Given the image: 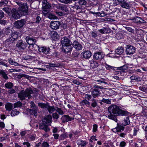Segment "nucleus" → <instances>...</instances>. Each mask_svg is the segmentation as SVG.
<instances>
[{
    "instance_id": "f257e3e1",
    "label": "nucleus",
    "mask_w": 147,
    "mask_h": 147,
    "mask_svg": "<svg viewBox=\"0 0 147 147\" xmlns=\"http://www.w3.org/2000/svg\"><path fill=\"white\" fill-rule=\"evenodd\" d=\"M120 107L115 105H112L108 108L109 113L108 114L107 117L117 122V116H127L129 112L127 111L122 110Z\"/></svg>"
},
{
    "instance_id": "f03ea898",
    "label": "nucleus",
    "mask_w": 147,
    "mask_h": 147,
    "mask_svg": "<svg viewBox=\"0 0 147 147\" xmlns=\"http://www.w3.org/2000/svg\"><path fill=\"white\" fill-rule=\"evenodd\" d=\"M33 92L30 88H27L25 91L22 90L18 94V97L21 100L25 99V97H28L29 99L31 98V94L33 93Z\"/></svg>"
},
{
    "instance_id": "7ed1b4c3",
    "label": "nucleus",
    "mask_w": 147,
    "mask_h": 147,
    "mask_svg": "<svg viewBox=\"0 0 147 147\" xmlns=\"http://www.w3.org/2000/svg\"><path fill=\"white\" fill-rule=\"evenodd\" d=\"M18 12L21 16H25L28 14V5L26 3H21L19 4Z\"/></svg>"
},
{
    "instance_id": "20e7f679",
    "label": "nucleus",
    "mask_w": 147,
    "mask_h": 147,
    "mask_svg": "<svg viewBox=\"0 0 147 147\" xmlns=\"http://www.w3.org/2000/svg\"><path fill=\"white\" fill-rule=\"evenodd\" d=\"M94 88L91 90V95L93 98H95L100 96L101 94L100 89H102L103 88L102 86H98L97 85H95L94 86Z\"/></svg>"
},
{
    "instance_id": "39448f33",
    "label": "nucleus",
    "mask_w": 147,
    "mask_h": 147,
    "mask_svg": "<svg viewBox=\"0 0 147 147\" xmlns=\"http://www.w3.org/2000/svg\"><path fill=\"white\" fill-rule=\"evenodd\" d=\"M85 98L88 100H90L91 101L90 104L92 107L94 108L98 106V100L94 99V98H92L91 95L86 94L85 95Z\"/></svg>"
},
{
    "instance_id": "423d86ee",
    "label": "nucleus",
    "mask_w": 147,
    "mask_h": 147,
    "mask_svg": "<svg viewBox=\"0 0 147 147\" xmlns=\"http://www.w3.org/2000/svg\"><path fill=\"white\" fill-rule=\"evenodd\" d=\"M27 46L28 45L26 42L22 40H19L17 42L16 47L17 49L20 51H22L26 49Z\"/></svg>"
},
{
    "instance_id": "0eeeda50",
    "label": "nucleus",
    "mask_w": 147,
    "mask_h": 147,
    "mask_svg": "<svg viewBox=\"0 0 147 147\" xmlns=\"http://www.w3.org/2000/svg\"><path fill=\"white\" fill-rule=\"evenodd\" d=\"M125 48V52L127 55H132L136 51V48L131 45H127Z\"/></svg>"
},
{
    "instance_id": "6e6552de",
    "label": "nucleus",
    "mask_w": 147,
    "mask_h": 147,
    "mask_svg": "<svg viewBox=\"0 0 147 147\" xmlns=\"http://www.w3.org/2000/svg\"><path fill=\"white\" fill-rule=\"evenodd\" d=\"M30 103V108L31 109H30V113L31 115H34L36 117L37 112L38 111V107L36 106L33 101H31Z\"/></svg>"
},
{
    "instance_id": "1a4fd4ad",
    "label": "nucleus",
    "mask_w": 147,
    "mask_h": 147,
    "mask_svg": "<svg viewBox=\"0 0 147 147\" xmlns=\"http://www.w3.org/2000/svg\"><path fill=\"white\" fill-rule=\"evenodd\" d=\"M18 37V32H15L11 34V37L7 39L5 41L6 43H9L8 44L12 43L13 42L16 40Z\"/></svg>"
},
{
    "instance_id": "9d476101",
    "label": "nucleus",
    "mask_w": 147,
    "mask_h": 147,
    "mask_svg": "<svg viewBox=\"0 0 147 147\" xmlns=\"http://www.w3.org/2000/svg\"><path fill=\"white\" fill-rule=\"evenodd\" d=\"M26 23V21L24 19L16 21L14 23L15 27L17 29H22Z\"/></svg>"
},
{
    "instance_id": "9b49d317",
    "label": "nucleus",
    "mask_w": 147,
    "mask_h": 147,
    "mask_svg": "<svg viewBox=\"0 0 147 147\" xmlns=\"http://www.w3.org/2000/svg\"><path fill=\"white\" fill-rule=\"evenodd\" d=\"M38 50L39 52L45 55L49 54L51 52L50 48L45 46L39 47L38 46Z\"/></svg>"
},
{
    "instance_id": "f8f14e48",
    "label": "nucleus",
    "mask_w": 147,
    "mask_h": 147,
    "mask_svg": "<svg viewBox=\"0 0 147 147\" xmlns=\"http://www.w3.org/2000/svg\"><path fill=\"white\" fill-rule=\"evenodd\" d=\"M72 43L62 46V51L65 53H70L72 50Z\"/></svg>"
},
{
    "instance_id": "ddd939ff",
    "label": "nucleus",
    "mask_w": 147,
    "mask_h": 147,
    "mask_svg": "<svg viewBox=\"0 0 147 147\" xmlns=\"http://www.w3.org/2000/svg\"><path fill=\"white\" fill-rule=\"evenodd\" d=\"M25 39L27 43L30 45H33L36 42V40L35 37L31 36H27L25 37Z\"/></svg>"
},
{
    "instance_id": "4468645a",
    "label": "nucleus",
    "mask_w": 147,
    "mask_h": 147,
    "mask_svg": "<svg viewBox=\"0 0 147 147\" xmlns=\"http://www.w3.org/2000/svg\"><path fill=\"white\" fill-rule=\"evenodd\" d=\"M104 57V55L101 52L96 51L94 54L93 57L94 60L100 61Z\"/></svg>"
},
{
    "instance_id": "2eb2a0df",
    "label": "nucleus",
    "mask_w": 147,
    "mask_h": 147,
    "mask_svg": "<svg viewBox=\"0 0 147 147\" xmlns=\"http://www.w3.org/2000/svg\"><path fill=\"white\" fill-rule=\"evenodd\" d=\"M10 16L13 18L18 19L21 15L17 10L13 8L11 10Z\"/></svg>"
},
{
    "instance_id": "dca6fc26",
    "label": "nucleus",
    "mask_w": 147,
    "mask_h": 147,
    "mask_svg": "<svg viewBox=\"0 0 147 147\" xmlns=\"http://www.w3.org/2000/svg\"><path fill=\"white\" fill-rule=\"evenodd\" d=\"M60 25L59 21H52L50 23V26L53 29L56 30L59 28Z\"/></svg>"
},
{
    "instance_id": "f3484780",
    "label": "nucleus",
    "mask_w": 147,
    "mask_h": 147,
    "mask_svg": "<svg viewBox=\"0 0 147 147\" xmlns=\"http://www.w3.org/2000/svg\"><path fill=\"white\" fill-rule=\"evenodd\" d=\"M77 3H78V5H75L76 9L77 10L81 9H82V7L87 4V2L85 0H79Z\"/></svg>"
},
{
    "instance_id": "a211bd4d",
    "label": "nucleus",
    "mask_w": 147,
    "mask_h": 147,
    "mask_svg": "<svg viewBox=\"0 0 147 147\" xmlns=\"http://www.w3.org/2000/svg\"><path fill=\"white\" fill-rule=\"evenodd\" d=\"M60 43L62 45V46L72 43L70 40L66 36L61 38Z\"/></svg>"
},
{
    "instance_id": "6ab92c4d",
    "label": "nucleus",
    "mask_w": 147,
    "mask_h": 147,
    "mask_svg": "<svg viewBox=\"0 0 147 147\" xmlns=\"http://www.w3.org/2000/svg\"><path fill=\"white\" fill-rule=\"evenodd\" d=\"M52 120V116L51 115H49L45 117L42 120V123L50 125Z\"/></svg>"
},
{
    "instance_id": "aec40b11",
    "label": "nucleus",
    "mask_w": 147,
    "mask_h": 147,
    "mask_svg": "<svg viewBox=\"0 0 147 147\" xmlns=\"http://www.w3.org/2000/svg\"><path fill=\"white\" fill-rule=\"evenodd\" d=\"M73 47H74L77 51L80 50L82 49V45L78 41L75 40L72 43Z\"/></svg>"
},
{
    "instance_id": "412c9836",
    "label": "nucleus",
    "mask_w": 147,
    "mask_h": 147,
    "mask_svg": "<svg viewBox=\"0 0 147 147\" xmlns=\"http://www.w3.org/2000/svg\"><path fill=\"white\" fill-rule=\"evenodd\" d=\"M74 119V118L70 117L68 115H64L62 116L61 119L63 123L68 122L71 121Z\"/></svg>"
},
{
    "instance_id": "4be33fe9",
    "label": "nucleus",
    "mask_w": 147,
    "mask_h": 147,
    "mask_svg": "<svg viewBox=\"0 0 147 147\" xmlns=\"http://www.w3.org/2000/svg\"><path fill=\"white\" fill-rule=\"evenodd\" d=\"M135 22L140 24L143 23H146V22L142 18L138 17L136 16L132 19Z\"/></svg>"
},
{
    "instance_id": "5701e85b",
    "label": "nucleus",
    "mask_w": 147,
    "mask_h": 147,
    "mask_svg": "<svg viewBox=\"0 0 147 147\" xmlns=\"http://www.w3.org/2000/svg\"><path fill=\"white\" fill-rule=\"evenodd\" d=\"M83 58L86 59H89L92 56L91 52L89 51H86L82 53Z\"/></svg>"
},
{
    "instance_id": "b1692460",
    "label": "nucleus",
    "mask_w": 147,
    "mask_h": 147,
    "mask_svg": "<svg viewBox=\"0 0 147 147\" xmlns=\"http://www.w3.org/2000/svg\"><path fill=\"white\" fill-rule=\"evenodd\" d=\"M90 63V67L92 69L97 68L99 65L98 62L94 60V59H92L89 62Z\"/></svg>"
},
{
    "instance_id": "393cba45",
    "label": "nucleus",
    "mask_w": 147,
    "mask_h": 147,
    "mask_svg": "<svg viewBox=\"0 0 147 147\" xmlns=\"http://www.w3.org/2000/svg\"><path fill=\"white\" fill-rule=\"evenodd\" d=\"M39 127L40 129H43L46 132L49 131L50 129L47 125L42 123L39 124Z\"/></svg>"
},
{
    "instance_id": "a878e982",
    "label": "nucleus",
    "mask_w": 147,
    "mask_h": 147,
    "mask_svg": "<svg viewBox=\"0 0 147 147\" xmlns=\"http://www.w3.org/2000/svg\"><path fill=\"white\" fill-rule=\"evenodd\" d=\"M42 3L43 9H49L51 7V5L46 0H44L42 1Z\"/></svg>"
},
{
    "instance_id": "bb28decb",
    "label": "nucleus",
    "mask_w": 147,
    "mask_h": 147,
    "mask_svg": "<svg viewBox=\"0 0 147 147\" xmlns=\"http://www.w3.org/2000/svg\"><path fill=\"white\" fill-rule=\"evenodd\" d=\"M117 68L118 69L121 70V71H120L117 72H116L115 74H116L117 73V74H118V76H119V74H123L124 71L128 68V67L126 65H124L122 66L117 67Z\"/></svg>"
},
{
    "instance_id": "cd10ccee",
    "label": "nucleus",
    "mask_w": 147,
    "mask_h": 147,
    "mask_svg": "<svg viewBox=\"0 0 147 147\" xmlns=\"http://www.w3.org/2000/svg\"><path fill=\"white\" fill-rule=\"evenodd\" d=\"M121 6L123 8L129 9L131 8V5L130 3L127 2L126 1H125L123 4L121 5Z\"/></svg>"
},
{
    "instance_id": "c85d7f7f",
    "label": "nucleus",
    "mask_w": 147,
    "mask_h": 147,
    "mask_svg": "<svg viewBox=\"0 0 147 147\" xmlns=\"http://www.w3.org/2000/svg\"><path fill=\"white\" fill-rule=\"evenodd\" d=\"M124 129V127L117 123V127L113 129V131L115 132H120L121 130H123Z\"/></svg>"
},
{
    "instance_id": "c756f323",
    "label": "nucleus",
    "mask_w": 147,
    "mask_h": 147,
    "mask_svg": "<svg viewBox=\"0 0 147 147\" xmlns=\"http://www.w3.org/2000/svg\"><path fill=\"white\" fill-rule=\"evenodd\" d=\"M76 143L78 145L81 146V147L85 146L88 143L86 141H84L81 139H79L77 140Z\"/></svg>"
},
{
    "instance_id": "7c9ffc66",
    "label": "nucleus",
    "mask_w": 147,
    "mask_h": 147,
    "mask_svg": "<svg viewBox=\"0 0 147 147\" xmlns=\"http://www.w3.org/2000/svg\"><path fill=\"white\" fill-rule=\"evenodd\" d=\"M80 104L81 106H86L87 107H89L90 105V102L86 99L82 100L80 102Z\"/></svg>"
},
{
    "instance_id": "2f4dec72",
    "label": "nucleus",
    "mask_w": 147,
    "mask_h": 147,
    "mask_svg": "<svg viewBox=\"0 0 147 147\" xmlns=\"http://www.w3.org/2000/svg\"><path fill=\"white\" fill-rule=\"evenodd\" d=\"M56 107L51 106H50L49 104V103L47 106V109L50 113H52L54 111H55Z\"/></svg>"
},
{
    "instance_id": "473e14b6",
    "label": "nucleus",
    "mask_w": 147,
    "mask_h": 147,
    "mask_svg": "<svg viewBox=\"0 0 147 147\" xmlns=\"http://www.w3.org/2000/svg\"><path fill=\"white\" fill-rule=\"evenodd\" d=\"M124 52V49L122 47H119L115 51L116 54L119 55L122 54Z\"/></svg>"
},
{
    "instance_id": "72a5a7b5",
    "label": "nucleus",
    "mask_w": 147,
    "mask_h": 147,
    "mask_svg": "<svg viewBox=\"0 0 147 147\" xmlns=\"http://www.w3.org/2000/svg\"><path fill=\"white\" fill-rule=\"evenodd\" d=\"M6 110L8 111H11L13 107V105L11 103L7 102L5 105Z\"/></svg>"
},
{
    "instance_id": "f704fd0d",
    "label": "nucleus",
    "mask_w": 147,
    "mask_h": 147,
    "mask_svg": "<svg viewBox=\"0 0 147 147\" xmlns=\"http://www.w3.org/2000/svg\"><path fill=\"white\" fill-rule=\"evenodd\" d=\"M4 13L0 9V24H4L5 23V21L2 19L4 17Z\"/></svg>"
},
{
    "instance_id": "c9c22d12",
    "label": "nucleus",
    "mask_w": 147,
    "mask_h": 147,
    "mask_svg": "<svg viewBox=\"0 0 147 147\" xmlns=\"http://www.w3.org/2000/svg\"><path fill=\"white\" fill-rule=\"evenodd\" d=\"M42 12L45 16L46 17L48 16L49 18L50 19L52 18L51 17L52 16L51 15L49 14V9H43Z\"/></svg>"
},
{
    "instance_id": "e433bc0d",
    "label": "nucleus",
    "mask_w": 147,
    "mask_h": 147,
    "mask_svg": "<svg viewBox=\"0 0 147 147\" xmlns=\"http://www.w3.org/2000/svg\"><path fill=\"white\" fill-rule=\"evenodd\" d=\"M48 104V102H47L46 103L38 102V105L39 107L42 109H47Z\"/></svg>"
},
{
    "instance_id": "4c0bfd02",
    "label": "nucleus",
    "mask_w": 147,
    "mask_h": 147,
    "mask_svg": "<svg viewBox=\"0 0 147 147\" xmlns=\"http://www.w3.org/2000/svg\"><path fill=\"white\" fill-rule=\"evenodd\" d=\"M52 34L51 37L53 40H56L59 38V35L56 32H53Z\"/></svg>"
},
{
    "instance_id": "58836bf2",
    "label": "nucleus",
    "mask_w": 147,
    "mask_h": 147,
    "mask_svg": "<svg viewBox=\"0 0 147 147\" xmlns=\"http://www.w3.org/2000/svg\"><path fill=\"white\" fill-rule=\"evenodd\" d=\"M0 74L2 75V76L3 78L6 80L8 79V78L7 74L3 70H0Z\"/></svg>"
},
{
    "instance_id": "ea45409f",
    "label": "nucleus",
    "mask_w": 147,
    "mask_h": 147,
    "mask_svg": "<svg viewBox=\"0 0 147 147\" xmlns=\"http://www.w3.org/2000/svg\"><path fill=\"white\" fill-rule=\"evenodd\" d=\"M105 67L107 70H115L117 67L111 66L105 63Z\"/></svg>"
},
{
    "instance_id": "a19ab883",
    "label": "nucleus",
    "mask_w": 147,
    "mask_h": 147,
    "mask_svg": "<svg viewBox=\"0 0 147 147\" xmlns=\"http://www.w3.org/2000/svg\"><path fill=\"white\" fill-rule=\"evenodd\" d=\"M8 60L9 63L11 65H13L16 66H18L19 65L18 63L14 62L11 58L9 59Z\"/></svg>"
},
{
    "instance_id": "79ce46f5",
    "label": "nucleus",
    "mask_w": 147,
    "mask_h": 147,
    "mask_svg": "<svg viewBox=\"0 0 147 147\" xmlns=\"http://www.w3.org/2000/svg\"><path fill=\"white\" fill-rule=\"evenodd\" d=\"M13 105L14 107V108L18 107L21 108L22 106V103L19 101L15 103Z\"/></svg>"
},
{
    "instance_id": "37998d69",
    "label": "nucleus",
    "mask_w": 147,
    "mask_h": 147,
    "mask_svg": "<svg viewBox=\"0 0 147 147\" xmlns=\"http://www.w3.org/2000/svg\"><path fill=\"white\" fill-rule=\"evenodd\" d=\"M13 84L11 82H7L5 85V87L8 89L11 88L13 87Z\"/></svg>"
},
{
    "instance_id": "c03bdc74",
    "label": "nucleus",
    "mask_w": 147,
    "mask_h": 147,
    "mask_svg": "<svg viewBox=\"0 0 147 147\" xmlns=\"http://www.w3.org/2000/svg\"><path fill=\"white\" fill-rule=\"evenodd\" d=\"M19 113V111H17L16 109L13 110L11 112V115L12 117L18 115Z\"/></svg>"
},
{
    "instance_id": "a18cd8bd",
    "label": "nucleus",
    "mask_w": 147,
    "mask_h": 147,
    "mask_svg": "<svg viewBox=\"0 0 147 147\" xmlns=\"http://www.w3.org/2000/svg\"><path fill=\"white\" fill-rule=\"evenodd\" d=\"M55 111H56L59 115H62L64 114V112L61 109L57 107H56Z\"/></svg>"
},
{
    "instance_id": "49530a36",
    "label": "nucleus",
    "mask_w": 147,
    "mask_h": 147,
    "mask_svg": "<svg viewBox=\"0 0 147 147\" xmlns=\"http://www.w3.org/2000/svg\"><path fill=\"white\" fill-rule=\"evenodd\" d=\"M68 137V134L64 133L61 134L59 136V139L61 140H63Z\"/></svg>"
},
{
    "instance_id": "de8ad7c7",
    "label": "nucleus",
    "mask_w": 147,
    "mask_h": 147,
    "mask_svg": "<svg viewBox=\"0 0 147 147\" xmlns=\"http://www.w3.org/2000/svg\"><path fill=\"white\" fill-rule=\"evenodd\" d=\"M101 102H102L105 103L107 104H111V99H106L104 98H103L101 100Z\"/></svg>"
},
{
    "instance_id": "09e8293b",
    "label": "nucleus",
    "mask_w": 147,
    "mask_h": 147,
    "mask_svg": "<svg viewBox=\"0 0 147 147\" xmlns=\"http://www.w3.org/2000/svg\"><path fill=\"white\" fill-rule=\"evenodd\" d=\"M61 65L60 63H49V66L51 67H59Z\"/></svg>"
},
{
    "instance_id": "8fccbe9b",
    "label": "nucleus",
    "mask_w": 147,
    "mask_h": 147,
    "mask_svg": "<svg viewBox=\"0 0 147 147\" xmlns=\"http://www.w3.org/2000/svg\"><path fill=\"white\" fill-rule=\"evenodd\" d=\"M8 1L6 0H2L0 1V7H3L5 6L8 3Z\"/></svg>"
},
{
    "instance_id": "3c124183",
    "label": "nucleus",
    "mask_w": 147,
    "mask_h": 147,
    "mask_svg": "<svg viewBox=\"0 0 147 147\" xmlns=\"http://www.w3.org/2000/svg\"><path fill=\"white\" fill-rule=\"evenodd\" d=\"M130 123L129 118L128 117H127L124 119V126H126V125H128Z\"/></svg>"
},
{
    "instance_id": "603ef678",
    "label": "nucleus",
    "mask_w": 147,
    "mask_h": 147,
    "mask_svg": "<svg viewBox=\"0 0 147 147\" xmlns=\"http://www.w3.org/2000/svg\"><path fill=\"white\" fill-rule=\"evenodd\" d=\"M3 10L8 14L10 15V13L11 11V9H9L8 7L3 8Z\"/></svg>"
},
{
    "instance_id": "864d4df0",
    "label": "nucleus",
    "mask_w": 147,
    "mask_h": 147,
    "mask_svg": "<svg viewBox=\"0 0 147 147\" xmlns=\"http://www.w3.org/2000/svg\"><path fill=\"white\" fill-rule=\"evenodd\" d=\"M59 1L61 3L65 4L72 3V0H59Z\"/></svg>"
},
{
    "instance_id": "5fc2aeb1",
    "label": "nucleus",
    "mask_w": 147,
    "mask_h": 147,
    "mask_svg": "<svg viewBox=\"0 0 147 147\" xmlns=\"http://www.w3.org/2000/svg\"><path fill=\"white\" fill-rule=\"evenodd\" d=\"M97 140L95 136H92L90 139L89 141L90 142L94 144L95 143V141Z\"/></svg>"
},
{
    "instance_id": "6e6d98bb",
    "label": "nucleus",
    "mask_w": 147,
    "mask_h": 147,
    "mask_svg": "<svg viewBox=\"0 0 147 147\" xmlns=\"http://www.w3.org/2000/svg\"><path fill=\"white\" fill-rule=\"evenodd\" d=\"M52 116L53 118L55 119H57L59 117V115L56 112L53 113Z\"/></svg>"
},
{
    "instance_id": "4d7b16f0",
    "label": "nucleus",
    "mask_w": 147,
    "mask_h": 147,
    "mask_svg": "<svg viewBox=\"0 0 147 147\" xmlns=\"http://www.w3.org/2000/svg\"><path fill=\"white\" fill-rule=\"evenodd\" d=\"M139 89L141 91L145 92H147V87H145L144 86H140Z\"/></svg>"
},
{
    "instance_id": "13d9d810",
    "label": "nucleus",
    "mask_w": 147,
    "mask_h": 147,
    "mask_svg": "<svg viewBox=\"0 0 147 147\" xmlns=\"http://www.w3.org/2000/svg\"><path fill=\"white\" fill-rule=\"evenodd\" d=\"M139 130V128L138 126L135 127L134 128L133 135L136 136L137 135V133Z\"/></svg>"
},
{
    "instance_id": "bf43d9fd",
    "label": "nucleus",
    "mask_w": 147,
    "mask_h": 147,
    "mask_svg": "<svg viewBox=\"0 0 147 147\" xmlns=\"http://www.w3.org/2000/svg\"><path fill=\"white\" fill-rule=\"evenodd\" d=\"M12 32H13L12 30L9 28H7L5 31V33L7 35L9 34H11V35Z\"/></svg>"
},
{
    "instance_id": "052dcab7",
    "label": "nucleus",
    "mask_w": 147,
    "mask_h": 147,
    "mask_svg": "<svg viewBox=\"0 0 147 147\" xmlns=\"http://www.w3.org/2000/svg\"><path fill=\"white\" fill-rule=\"evenodd\" d=\"M91 36L93 38H96L98 36V34L97 32L95 31L92 32L91 33Z\"/></svg>"
},
{
    "instance_id": "680f3d73",
    "label": "nucleus",
    "mask_w": 147,
    "mask_h": 147,
    "mask_svg": "<svg viewBox=\"0 0 147 147\" xmlns=\"http://www.w3.org/2000/svg\"><path fill=\"white\" fill-rule=\"evenodd\" d=\"M79 53L77 50L74 51L72 53V55L74 57H77L79 54Z\"/></svg>"
},
{
    "instance_id": "e2e57ef3",
    "label": "nucleus",
    "mask_w": 147,
    "mask_h": 147,
    "mask_svg": "<svg viewBox=\"0 0 147 147\" xmlns=\"http://www.w3.org/2000/svg\"><path fill=\"white\" fill-rule=\"evenodd\" d=\"M60 8V9L61 10L64 11H67V8L65 5H61Z\"/></svg>"
},
{
    "instance_id": "0e129e2a",
    "label": "nucleus",
    "mask_w": 147,
    "mask_h": 147,
    "mask_svg": "<svg viewBox=\"0 0 147 147\" xmlns=\"http://www.w3.org/2000/svg\"><path fill=\"white\" fill-rule=\"evenodd\" d=\"M141 115L145 116L147 115V111L146 109H144L142 110L141 113Z\"/></svg>"
},
{
    "instance_id": "69168bd1",
    "label": "nucleus",
    "mask_w": 147,
    "mask_h": 147,
    "mask_svg": "<svg viewBox=\"0 0 147 147\" xmlns=\"http://www.w3.org/2000/svg\"><path fill=\"white\" fill-rule=\"evenodd\" d=\"M97 81L98 82L100 83L101 84H102L101 85H103V84H107V83L106 82L104 81V79H101L100 80H97Z\"/></svg>"
},
{
    "instance_id": "338daca9",
    "label": "nucleus",
    "mask_w": 147,
    "mask_h": 147,
    "mask_svg": "<svg viewBox=\"0 0 147 147\" xmlns=\"http://www.w3.org/2000/svg\"><path fill=\"white\" fill-rule=\"evenodd\" d=\"M42 147H49V144L47 142H44L42 143Z\"/></svg>"
},
{
    "instance_id": "774afa93",
    "label": "nucleus",
    "mask_w": 147,
    "mask_h": 147,
    "mask_svg": "<svg viewBox=\"0 0 147 147\" xmlns=\"http://www.w3.org/2000/svg\"><path fill=\"white\" fill-rule=\"evenodd\" d=\"M98 125L97 124H94L93 125V132H96L97 129Z\"/></svg>"
}]
</instances>
